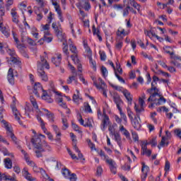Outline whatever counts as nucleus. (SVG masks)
I'll return each instance as SVG.
<instances>
[{
  "mask_svg": "<svg viewBox=\"0 0 181 181\" xmlns=\"http://www.w3.org/2000/svg\"><path fill=\"white\" fill-rule=\"evenodd\" d=\"M21 153H23V155H24V158L27 163L32 166L33 170L35 172V173H38V172H40L42 177L44 178L43 181H54V180L50 178L49 175L46 173V171L43 170V168H38V166L36 165V164L33 163V161H30L29 158V155L28 154V153H26V151H25V150L21 149Z\"/></svg>",
  "mask_w": 181,
  "mask_h": 181,
  "instance_id": "1",
  "label": "nucleus"
},
{
  "mask_svg": "<svg viewBox=\"0 0 181 181\" xmlns=\"http://www.w3.org/2000/svg\"><path fill=\"white\" fill-rule=\"evenodd\" d=\"M37 76L42 80V81H47L49 78L47 77V74L45 72L44 69H47L49 70L50 69V66L47 63V60L45 59L44 57H40V61L37 62Z\"/></svg>",
  "mask_w": 181,
  "mask_h": 181,
  "instance_id": "2",
  "label": "nucleus"
},
{
  "mask_svg": "<svg viewBox=\"0 0 181 181\" xmlns=\"http://www.w3.org/2000/svg\"><path fill=\"white\" fill-rule=\"evenodd\" d=\"M147 93H148V94H151L148 98V103L151 101L154 103V104H156V103H158V99H156V96L158 97L159 95V89L156 88L153 83H151V88L148 89Z\"/></svg>",
  "mask_w": 181,
  "mask_h": 181,
  "instance_id": "3",
  "label": "nucleus"
},
{
  "mask_svg": "<svg viewBox=\"0 0 181 181\" xmlns=\"http://www.w3.org/2000/svg\"><path fill=\"white\" fill-rule=\"evenodd\" d=\"M129 5L136 9L139 13H141V5H139L135 0H129L126 8L123 9V16H128L129 15Z\"/></svg>",
  "mask_w": 181,
  "mask_h": 181,
  "instance_id": "4",
  "label": "nucleus"
},
{
  "mask_svg": "<svg viewBox=\"0 0 181 181\" xmlns=\"http://www.w3.org/2000/svg\"><path fill=\"white\" fill-rule=\"evenodd\" d=\"M52 26L59 40H60V42H64V45H66V41H64L66 40V34L63 33V30H62V28H59V27H57V23H53L52 24Z\"/></svg>",
  "mask_w": 181,
  "mask_h": 181,
  "instance_id": "5",
  "label": "nucleus"
},
{
  "mask_svg": "<svg viewBox=\"0 0 181 181\" xmlns=\"http://www.w3.org/2000/svg\"><path fill=\"white\" fill-rule=\"evenodd\" d=\"M139 105L135 104L134 105V110L136 112V115H137L139 119V115L142 114V112H145V108H144V105H145V100L142 99V98H139Z\"/></svg>",
  "mask_w": 181,
  "mask_h": 181,
  "instance_id": "6",
  "label": "nucleus"
},
{
  "mask_svg": "<svg viewBox=\"0 0 181 181\" xmlns=\"http://www.w3.org/2000/svg\"><path fill=\"white\" fill-rule=\"evenodd\" d=\"M37 119L40 122V125L44 134L47 135L48 139H50V141H53V135L52 134V133H50V132L47 131V129H46V124L45 123L43 119H42V117H40V116L39 115H37Z\"/></svg>",
  "mask_w": 181,
  "mask_h": 181,
  "instance_id": "7",
  "label": "nucleus"
},
{
  "mask_svg": "<svg viewBox=\"0 0 181 181\" xmlns=\"http://www.w3.org/2000/svg\"><path fill=\"white\" fill-rule=\"evenodd\" d=\"M107 165H109L111 173L113 175H117V163L112 158H110V157H106V160H105Z\"/></svg>",
  "mask_w": 181,
  "mask_h": 181,
  "instance_id": "8",
  "label": "nucleus"
},
{
  "mask_svg": "<svg viewBox=\"0 0 181 181\" xmlns=\"http://www.w3.org/2000/svg\"><path fill=\"white\" fill-rule=\"evenodd\" d=\"M7 53H8L10 56H11V57L10 58L11 62H12L13 64H16L17 66H18V67H21L22 62H21V60H19V59L15 57V54H16L15 50L8 49L7 50Z\"/></svg>",
  "mask_w": 181,
  "mask_h": 181,
  "instance_id": "9",
  "label": "nucleus"
},
{
  "mask_svg": "<svg viewBox=\"0 0 181 181\" xmlns=\"http://www.w3.org/2000/svg\"><path fill=\"white\" fill-rule=\"evenodd\" d=\"M2 122H4V127L7 131V136H10L12 141H14L16 145H18L19 141H16V136H15V134H13L12 132V129H10L9 126L8 125V122H6L5 120H3Z\"/></svg>",
  "mask_w": 181,
  "mask_h": 181,
  "instance_id": "10",
  "label": "nucleus"
},
{
  "mask_svg": "<svg viewBox=\"0 0 181 181\" xmlns=\"http://www.w3.org/2000/svg\"><path fill=\"white\" fill-rule=\"evenodd\" d=\"M92 80L93 81V86L96 87L98 89H103V88H107V86H105V82L103 81L101 78H97L95 77H92Z\"/></svg>",
  "mask_w": 181,
  "mask_h": 181,
  "instance_id": "11",
  "label": "nucleus"
},
{
  "mask_svg": "<svg viewBox=\"0 0 181 181\" xmlns=\"http://www.w3.org/2000/svg\"><path fill=\"white\" fill-rule=\"evenodd\" d=\"M52 2L58 15L59 21H61L62 22H64V20L63 19V13L62 12V8H60V5H59V3H57V0L52 1Z\"/></svg>",
  "mask_w": 181,
  "mask_h": 181,
  "instance_id": "12",
  "label": "nucleus"
},
{
  "mask_svg": "<svg viewBox=\"0 0 181 181\" xmlns=\"http://www.w3.org/2000/svg\"><path fill=\"white\" fill-rule=\"evenodd\" d=\"M11 107L13 111V114L15 117V119H16V121H18V124H20V125H23L22 122H21V113L19 112V110H18V109L16 108V106H15V105H11Z\"/></svg>",
  "mask_w": 181,
  "mask_h": 181,
  "instance_id": "13",
  "label": "nucleus"
},
{
  "mask_svg": "<svg viewBox=\"0 0 181 181\" xmlns=\"http://www.w3.org/2000/svg\"><path fill=\"white\" fill-rule=\"evenodd\" d=\"M43 91V87H42V84L40 83H35L33 88V93L37 97H40V94Z\"/></svg>",
  "mask_w": 181,
  "mask_h": 181,
  "instance_id": "14",
  "label": "nucleus"
},
{
  "mask_svg": "<svg viewBox=\"0 0 181 181\" xmlns=\"http://www.w3.org/2000/svg\"><path fill=\"white\" fill-rule=\"evenodd\" d=\"M141 180L145 181L146 180V177H148V172H149V167L146 165H145L144 163H142V168H141Z\"/></svg>",
  "mask_w": 181,
  "mask_h": 181,
  "instance_id": "15",
  "label": "nucleus"
},
{
  "mask_svg": "<svg viewBox=\"0 0 181 181\" xmlns=\"http://www.w3.org/2000/svg\"><path fill=\"white\" fill-rule=\"evenodd\" d=\"M52 91L56 94V95H58V98H57V100L59 106L62 107V108H67V105H66V103L63 102V98L62 97V93L54 90V89H53Z\"/></svg>",
  "mask_w": 181,
  "mask_h": 181,
  "instance_id": "16",
  "label": "nucleus"
},
{
  "mask_svg": "<svg viewBox=\"0 0 181 181\" xmlns=\"http://www.w3.org/2000/svg\"><path fill=\"white\" fill-rule=\"evenodd\" d=\"M31 142L35 149L42 148V140L40 137L35 136L31 139Z\"/></svg>",
  "mask_w": 181,
  "mask_h": 181,
  "instance_id": "17",
  "label": "nucleus"
},
{
  "mask_svg": "<svg viewBox=\"0 0 181 181\" xmlns=\"http://www.w3.org/2000/svg\"><path fill=\"white\" fill-rule=\"evenodd\" d=\"M0 31L6 36V37H9V36H11L9 28L6 26H4V22H2V20H0Z\"/></svg>",
  "mask_w": 181,
  "mask_h": 181,
  "instance_id": "18",
  "label": "nucleus"
},
{
  "mask_svg": "<svg viewBox=\"0 0 181 181\" xmlns=\"http://www.w3.org/2000/svg\"><path fill=\"white\" fill-rule=\"evenodd\" d=\"M68 67L71 70L72 76H69L72 81H75V83H77V72L76 71V68L70 64V62H68Z\"/></svg>",
  "mask_w": 181,
  "mask_h": 181,
  "instance_id": "19",
  "label": "nucleus"
},
{
  "mask_svg": "<svg viewBox=\"0 0 181 181\" xmlns=\"http://www.w3.org/2000/svg\"><path fill=\"white\" fill-rule=\"evenodd\" d=\"M92 56H93V52H91V49H88L87 57L88 59H89V63L92 65L93 70H96L97 64L95 61L93 60Z\"/></svg>",
  "mask_w": 181,
  "mask_h": 181,
  "instance_id": "20",
  "label": "nucleus"
},
{
  "mask_svg": "<svg viewBox=\"0 0 181 181\" xmlns=\"http://www.w3.org/2000/svg\"><path fill=\"white\" fill-rule=\"evenodd\" d=\"M7 78L8 83H10L12 86L15 84V75L13 74V69L12 68L8 69Z\"/></svg>",
  "mask_w": 181,
  "mask_h": 181,
  "instance_id": "21",
  "label": "nucleus"
},
{
  "mask_svg": "<svg viewBox=\"0 0 181 181\" xmlns=\"http://www.w3.org/2000/svg\"><path fill=\"white\" fill-rule=\"evenodd\" d=\"M122 93H123V95H124L125 98L127 100V103H128L129 105H132L133 96L131 94V93L129 91H128V90L124 89L122 90Z\"/></svg>",
  "mask_w": 181,
  "mask_h": 181,
  "instance_id": "22",
  "label": "nucleus"
},
{
  "mask_svg": "<svg viewBox=\"0 0 181 181\" xmlns=\"http://www.w3.org/2000/svg\"><path fill=\"white\" fill-rule=\"evenodd\" d=\"M77 6H81V8H83L85 11H90V9H91V5L87 0L81 1L79 2V5H77Z\"/></svg>",
  "mask_w": 181,
  "mask_h": 181,
  "instance_id": "23",
  "label": "nucleus"
},
{
  "mask_svg": "<svg viewBox=\"0 0 181 181\" xmlns=\"http://www.w3.org/2000/svg\"><path fill=\"white\" fill-rule=\"evenodd\" d=\"M23 176L28 181H35L36 179L33 177H32V175L29 173V171H28L27 168H23Z\"/></svg>",
  "mask_w": 181,
  "mask_h": 181,
  "instance_id": "24",
  "label": "nucleus"
},
{
  "mask_svg": "<svg viewBox=\"0 0 181 181\" xmlns=\"http://www.w3.org/2000/svg\"><path fill=\"white\" fill-rule=\"evenodd\" d=\"M108 122H110V117L107 115H105L103 119L102 120V123L100 124V128L102 131H105L107 126L108 125Z\"/></svg>",
  "mask_w": 181,
  "mask_h": 181,
  "instance_id": "25",
  "label": "nucleus"
},
{
  "mask_svg": "<svg viewBox=\"0 0 181 181\" xmlns=\"http://www.w3.org/2000/svg\"><path fill=\"white\" fill-rule=\"evenodd\" d=\"M141 118L138 117V115H136V117L134 118V119L132 122V125L134 127V129H136V131H139L141 129Z\"/></svg>",
  "mask_w": 181,
  "mask_h": 181,
  "instance_id": "26",
  "label": "nucleus"
},
{
  "mask_svg": "<svg viewBox=\"0 0 181 181\" xmlns=\"http://www.w3.org/2000/svg\"><path fill=\"white\" fill-rule=\"evenodd\" d=\"M52 62L55 66H60V63H62V54H56V55L52 57Z\"/></svg>",
  "mask_w": 181,
  "mask_h": 181,
  "instance_id": "27",
  "label": "nucleus"
},
{
  "mask_svg": "<svg viewBox=\"0 0 181 181\" xmlns=\"http://www.w3.org/2000/svg\"><path fill=\"white\" fill-rule=\"evenodd\" d=\"M13 39L16 42V46L17 49H18L19 52H21V53H25V49H26L25 45L19 43V39H18V37Z\"/></svg>",
  "mask_w": 181,
  "mask_h": 181,
  "instance_id": "28",
  "label": "nucleus"
},
{
  "mask_svg": "<svg viewBox=\"0 0 181 181\" xmlns=\"http://www.w3.org/2000/svg\"><path fill=\"white\" fill-rule=\"evenodd\" d=\"M42 114H45L46 116H47V118L51 122H54V116L53 115V113L50 112L47 109H42Z\"/></svg>",
  "mask_w": 181,
  "mask_h": 181,
  "instance_id": "29",
  "label": "nucleus"
},
{
  "mask_svg": "<svg viewBox=\"0 0 181 181\" xmlns=\"http://www.w3.org/2000/svg\"><path fill=\"white\" fill-rule=\"evenodd\" d=\"M41 93H42V100H45V101H47V103H53V99L50 98V95L47 94V92H46V90H44V89H42V91Z\"/></svg>",
  "mask_w": 181,
  "mask_h": 181,
  "instance_id": "30",
  "label": "nucleus"
},
{
  "mask_svg": "<svg viewBox=\"0 0 181 181\" xmlns=\"http://www.w3.org/2000/svg\"><path fill=\"white\" fill-rule=\"evenodd\" d=\"M119 131L122 132V135H124L127 139H131V134H129V132H128L122 124L119 127Z\"/></svg>",
  "mask_w": 181,
  "mask_h": 181,
  "instance_id": "31",
  "label": "nucleus"
},
{
  "mask_svg": "<svg viewBox=\"0 0 181 181\" xmlns=\"http://www.w3.org/2000/svg\"><path fill=\"white\" fill-rule=\"evenodd\" d=\"M44 41L47 43H50L53 40V37L50 36V31L44 32Z\"/></svg>",
  "mask_w": 181,
  "mask_h": 181,
  "instance_id": "32",
  "label": "nucleus"
},
{
  "mask_svg": "<svg viewBox=\"0 0 181 181\" xmlns=\"http://www.w3.org/2000/svg\"><path fill=\"white\" fill-rule=\"evenodd\" d=\"M113 100L117 105V109L119 110V108H121V104H122V100H121V98L119 97V95H116L115 96H113Z\"/></svg>",
  "mask_w": 181,
  "mask_h": 181,
  "instance_id": "33",
  "label": "nucleus"
},
{
  "mask_svg": "<svg viewBox=\"0 0 181 181\" xmlns=\"http://www.w3.org/2000/svg\"><path fill=\"white\" fill-rule=\"evenodd\" d=\"M115 141H116L117 145H119V148H122V139L121 138V135L119 134L116 133L114 134Z\"/></svg>",
  "mask_w": 181,
  "mask_h": 181,
  "instance_id": "34",
  "label": "nucleus"
},
{
  "mask_svg": "<svg viewBox=\"0 0 181 181\" xmlns=\"http://www.w3.org/2000/svg\"><path fill=\"white\" fill-rule=\"evenodd\" d=\"M53 130L57 135V141H60V137L62 136V132H60V129L54 124L52 125Z\"/></svg>",
  "mask_w": 181,
  "mask_h": 181,
  "instance_id": "35",
  "label": "nucleus"
},
{
  "mask_svg": "<svg viewBox=\"0 0 181 181\" xmlns=\"http://www.w3.org/2000/svg\"><path fill=\"white\" fill-rule=\"evenodd\" d=\"M35 152L36 153L37 158H42L43 156V152H45V148L40 147L39 148H35Z\"/></svg>",
  "mask_w": 181,
  "mask_h": 181,
  "instance_id": "36",
  "label": "nucleus"
},
{
  "mask_svg": "<svg viewBox=\"0 0 181 181\" xmlns=\"http://www.w3.org/2000/svg\"><path fill=\"white\" fill-rule=\"evenodd\" d=\"M166 103V99L163 98V96L160 95L159 93L158 98L157 99V103H156V105H162V104H165Z\"/></svg>",
  "mask_w": 181,
  "mask_h": 181,
  "instance_id": "37",
  "label": "nucleus"
},
{
  "mask_svg": "<svg viewBox=\"0 0 181 181\" xmlns=\"http://www.w3.org/2000/svg\"><path fill=\"white\" fill-rule=\"evenodd\" d=\"M79 100H81V98H80V91L78 90H76V93H74L73 95V101L78 105Z\"/></svg>",
  "mask_w": 181,
  "mask_h": 181,
  "instance_id": "38",
  "label": "nucleus"
},
{
  "mask_svg": "<svg viewBox=\"0 0 181 181\" xmlns=\"http://www.w3.org/2000/svg\"><path fill=\"white\" fill-rule=\"evenodd\" d=\"M4 165L5 168L7 169H12V160L9 158H6L4 159Z\"/></svg>",
  "mask_w": 181,
  "mask_h": 181,
  "instance_id": "39",
  "label": "nucleus"
},
{
  "mask_svg": "<svg viewBox=\"0 0 181 181\" xmlns=\"http://www.w3.org/2000/svg\"><path fill=\"white\" fill-rule=\"evenodd\" d=\"M21 41L26 42L28 43V45H30L31 46H34L35 45V41H33V40H32V38L29 37H22Z\"/></svg>",
  "mask_w": 181,
  "mask_h": 181,
  "instance_id": "40",
  "label": "nucleus"
},
{
  "mask_svg": "<svg viewBox=\"0 0 181 181\" xmlns=\"http://www.w3.org/2000/svg\"><path fill=\"white\" fill-rule=\"evenodd\" d=\"M61 42H62L64 46L63 47L62 50H63L64 54H66L67 57H69V47L67 46V40H66V37H65L64 41H61ZM64 42H65L66 44H64Z\"/></svg>",
  "mask_w": 181,
  "mask_h": 181,
  "instance_id": "41",
  "label": "nucleus"
},
{
  "mask_svg": "<svg viewBox=\"0 0 181 181\" xmlns=\"http://www.w3.org/2000/svg\"><path fill=\"white\" fill-rule=\"evenodd\" d=\"M168 145L169 142L166 141V138L165 136H163L160 144L158 146V149H160V146H168Z\"/></svg>",
  "mask_w": 181,
  "mask_h": 181,
  "instance_id": "42",
  "label": "nucleus"
},
{
  "mask_svg": "<svg viewBox=\"0 0 181 181\" xmlns=\"http://www.w3.org/2000/svg\"><path fill=\"white\" fill-rule=\"evenodd\" d=\"M30 101L33 105V106L34 107V108H35V110H39V106H37V103L36 102V99H35L33 96L30 97Z\"/></svg>",
  "mask_w": 181,
  "mask_h": 181,
  "instance_id": "43",
  "label": "nucleus"
},
{
  "mask_svg": "<svg viewBox=\"0 0 181 181\" xmlns=\"http://www.w3.org/2000/svg\"><path fill=\"white\" fill-rule=\"evenodd\" d=\"M41 148L44 149V152L45 151H52V147L46 141L42 143Z\"/></svg>",
  "mask_w": 181,
  "mask_h": 181,
  "instance_id": "44",
  "label": "nucleus"
},
{
  "mask_svg": "<svg viewBox=\"0 0 181 181\" xmlns=\"http://www.w3.org/2000/svg\"><path fill=\"white\" fill-rule=\"evenodd\" d=\"M93 120L91 118H88L86 119L84 127H88V128L91 129V128H93Z\"/></svg>",
  "mask_w": 181,
  "mask_h": 181,
  "instance_id": "45",
  "label": "nucleus"
},
{
  "mask_svg": "<svg viewBox=\"0 0 181 181\" xmlns=\"http://www.w3.org/2000/svg\"><path fill=\"white\" fill-rule=\"evenodd\" d=\"M164 52L168 54H170V56H173V54H175V52H173V49L170 47H165L164 48Z\"/></svg>",
  "mask_w": 181,
  "mask_h": 181,
  "instance_id": "46",
  "label": "nucleus"
},
{
  "mask_svg": "<svg viewBox=\"0 0 181 181\" xmlns=\"http://www.w3.org/2000/svg\"><path fill=\"white\" fill-rule=\"evenodd\" d=\"M117 36H126L128 33H125V30L124 28H119L117 32Z\"/></svg>",
  "mask_w": 181,
  "mask_h": 181,
  "instance_id": "47",
  "label": "nucleus"
},
{
  "mask_svg": "<svg viewBox=\"0 0 181 181\" xmlns=\"http://www.w3.org/2000/svg\"><path fill=\"white\" fill-rule=\"evenodd\" d=\"M62 124H63L62 129H64V131H65V129H67L69 128V123L67 122V119H66L65 117H62Z\"/></svg>",
  "mask_w": 181,
  "mask_h": 181,
  "instance_id": "48",
  "label": "nucleus"
},
{
  "mask_svg": "<svg viewBox=\"0 0 181 181\" xmlns=\"http://www.w3.org/2000/svg\"><path fill=\"white\" fill-rule=\"evenodd\" d=\"M71 59H72V61L74 62V63L76 64H78L80 63V60L78 59V57L77 55V54H74L73 55L71 56Z\"/></svg>",
  "mask_w": 181,
  "mask_h": 181,
  "instance_id": "49",
  "label": "nucleus"
},
{
  "mask_svg": "<svg viewBox=\"0 0 181 181\" xmlns=\"http://www.w3.org/2000/svg\"><path fill=\"white\" fill-rule=\"evenodd\" d=\"M100 71L103 77L105 78V77L108 76V70H107V68L105 66H102Z\"/></svg>",
  "mask_w": 181,
  "mask_h": 181,
  "instance_id": "50",
  "label": "nucleus"
},
{
  "mask_svg": "<svg viewBox=\"0 0 181 181\" xmlns=\"http://www.w3.org/2000/svg\"><path fill=\"white\" fill-rule=\"evenodd\" d=\"M132 136L134 142H139V136H138V134L136 132H132Z\"/></svg>",
  "mask_w": 181,
  "mask_h": 181,
  "instance_id": "51",
  "label": "nucleus"
},
{
  "mask_svg": "<svg viewBox=\"0 0 181 181\" xmlns=\"http://www.w3.org/2000/svg\"><path fill=\"white\" fill-rule=\"evenodd\" d=\"M127 115L129 118V119L132 120L134 119V112H132V110H131V108L129 107H128L127 108Z\"/></svg>",
  "mask_w": 181,
  "mask_h": 181,
  "instance_id": "52",
  "label": "nucleus"
},
{
  "mask_svg": "<svg viewBox=\"0 0 181 181\" xmlns=\"http://www.w3.org/2000/svg\"><path fill=\"white\" fill-rule=\"evenodd\" d=\"M124 45V42L122 40H119L116 42L115 47L117 50H121L122 49V45Z\"/></svg>",
  "mask_w": 181,
  "mask_h": 181,
  "instance_id": "53",
  "label": "nucleus"
},
{
  "mask_svg": "<svg viewBox=\"0 0 181 181\" xmlns=\"http://www.w3.org/2000/svg\"><path fill=\"white\" fill-rule=\"evenodd\" d=\"M119 114L121 116V119H124V121L125 122H127V115H125V113H124V112H122V109L121 107H119Z\"/></svg>",
  "mask_w": 181,
  "mask_h": 181,
  "instance_id": "54",
  "label": "nucleus"
},
{
  "mask_svg": "<svg viewBox=\"0 0 181 181\" xmlns=\"http://www.w3.org/2000/svg\"><path fill=\"white\" fill-rule=\"evenodd\" d=\"M69 50L71 52V53H74V54H77V47L73 45H69Z\"/></svg>",
  "mask_w": 181,
  "mask_h": 181,
  "instance_id": "55",
  "label": "nucleus"
},
{
  "mask_svg": "<svg viewBox=\"0 0 181 181\" xmlns=\"http://www.w3.org/2000/svg\"><path fill=\"white\" fill-rule=\"evenodd\" d=\"M84 107L86 112H93V110H91V107L88 104V103H84Z\"/></svg>",
  "mask_w": 181,
  "mask_h": 181,
  "instance_id": "56",
  "label": "nucleus"
},
{
  "mask_svg": "<svg viewBox=\"0 0 181 181\" xmlns=\"http://www.w3.org/2000/svg\"><path fill=\"white\" fill-rule=\"evenodd\" d=\"M156 115H157L156 112L151 113V118L153 121L154 124H158V119H156V117H156Z\"/></svg>",
  "mask_w": 181,
  "mask_h": 181,
  "instance_id": "57",
  "label": "nucleus"
},
{
  "mask_svg": "<svg viewBox=\"0 0 181 181\" xmlns=\"http://www.w3.org/2000/svg\"><path fill=\"white\" fill-rule=\"evenodd\" d=\"M70 136L72 140V145L73 146H74V144L77 145V139H76V135H74V133H70Z\"/></svg>",
  "mask_w": 181,
  "mask_h": 181,
  "instance_id": "58",
  "label": "nucleus"
},
{
  "mask_svg": "<svg viewBox=\"0 0 181 181\" xmlns=\"http://www.w3.org/2000/svg\"><path fill=\"white\" fill-rule=\"evenodd\" d=\"M62 175L64 176V177H69V176H70V170L67 168H64L62 170Z\"/></svg>",
  "mask_w": 181,
  "mask_h": 181,
  "instance_id": "59",
  "label": "nucleus"
},
{
  "mask_svg": "<svg viewBox=\"0 0 181 181\" xmlns=\"http://www.w3.org/2000/svg\"><path fill=\"white\" fill-rule=\"evenodd\" d=\"M10 179H11V176H6L5 174H1L0 173V181L9 180Z\"/></svg>",
  "mask_w": 181,
  "mask_h": 181,
  "instance_id": "60",
  "label": "nucleus"
},
{
  "mask_svg": "<svg viewBox=\"0 0 181 181\" xmlns=\"http://www.w3.org/2000/svg\"><path fill=\"white\" fill-rule=\"evenodd\" d=\"M25 115L29 117V112L32 111V108L30 107V105L26 104L25 107Z\"/></svg>",
  "mask_w": 181,
  "mask_h": 181,
  "instance_id": "61",
  "label": "nucleus"
},
{
  "mask_svg": "<svg viewBox=\"0 0 181 181\" xmlns=\"http://www.w3.org/2000/svg\"><path fill=\"white\" fill-rule=\"evenodd\" d=\"M72 128L74 129V131H76V132H78V134H81V129L78 126L74 123H72Z\"/></svg>",
  "mask_w": 181,
  "mask_h": 181,
  "instance_id": "62",
  "label": "nucleus"
},
{
  "mask_svg": "<svg viewBox=\"0 0 181 181\" xmlns=\"http://www.w3.org/2000/svg\"><path fill=\"white\" fill-rule=\"evenodd\" d=\"M174 133L175 134L176 136L180 138L181 139V129H176L174 130Z\"/></svg>",
  "mask_w": 181,
  "mask_h": 181,
  "instance_id": "63",
  "label": "nucleus"
},
{
  "mask_svg": "<svg viewBox=\"0 0 181 181\" xmlns=\"http://www.w3.org/2000/svg\"><path fill=\"white\" fill-rule=\"evenodd\" d=\"M69 180L70 181H76L77 180V175L74 173H72L69 175Z\"/></svg>",
  "mask_w": 181,
  "mask_h": 181,
  "instance_id": "64",
  "label": "nucleus"
}]
</instances>
